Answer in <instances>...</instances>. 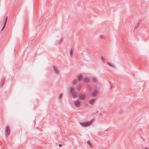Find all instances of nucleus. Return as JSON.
Masks as SVG:
<instances>
[{
    "instance_id": "obj_1",
    "label": "nucleus",
    "mask_w": 149,
    "mask_h": 149,
    "mask_svg": "<svg viewBox=\"0 0 149 149\" xmlns=\"http://www.w3.org/2000/svg\"><path fill=\"white\" fill-rule=\"evenodd\" d=\"M100 88H97L93 90L91 92V95L93 97H97L100 93Z\"/></svg>"
},
{
    "instance_id": "obj_2",
    "label": "nucleus",
    "mask_w": 149,
    "mask_h": 149,
    "mask_svg": "<svg viewBox=\"0 0 149 149\" xmlns=\"http://www.w3.org/2000/svg\"><path fill=\"white\" fill-rule=\"evenodd\" d=\"M92 120L87 122H84L81 123H80L81 126L84 127L88 126L91 124L92 123Z\"/></svg>"
},
{
    "instance_id": "obj_3",
    "label": "nucleus",
    "mask_w": 149,
    "mask_h": 149,
    "mask_svg": "<svg viewBox=\"0 0 149 149\" xmlns=\"http://www.w3.org/2000/svg\"><path fill=\"white\" fill-rule=\"evenodd\" d=\"M5 134L6 136L9 135L10 134V131L9 127L6 126L5 130Z\"/></svg>"
},
{
    "instance_id": "obj_4",
    "label": "nucleus",
    "mask_w": 149,
    "mask_h": 149,
    "mask_svg": "<svg viewBox=\"0 0 149 149\" xmlns=\"http://www.w3.org/2000/svg\"><path fill=\"white\" fill-rule=\"evenodd\" d=\"M7 19H8V16H6L5 17V19L4 20L3 22V27L2 29L1 30V31H2L5 28L6 25V22H7Z\"/></svg>"
},
{
    "instance_id": "obj_5",
    "label": "nucleus",
    "mask_w": 149,
    "mask_h": 149,
    "mask_svg": "<svg viewBox=\"0 0 149 149\" xmlns=\"http://www.w3.org/2000/svg\"><path fill=\"white\" fill-rule=\"evenodd\" d=\"M5 77H2L1 79V83L0 84V87H2L5 83Z\"/></svg>"
},
{
    "instance_id": "obj_6",
    "label": "nucleus",
    "mask_w": 149,
    "mask_h": 149,
    "mask_svg": "<svg viewBox=\"0 0 149 149\" xmlns=\"http://www.w3.org/2000/svg\"><path fill=\"white\" fill-rule=\"evenodd\" d=\"M74 104L75 106L78 107L80 105V102L79 100H77L74 102Z\"/></svg>"
},
{
    "instance_id": "obj_7",
    "label": "nucleus",
    "mask_w": 149,
    "mask_h": 149,
    "mask_svg": "<svg viewBox=\"0 0 149 149\" xmlns=\"http://www.w3.org/2000/svg\"><path fill=\"white\" fill-rule=\"evenodd\" d=\"M72 95L73 98H75L77 95V92L75 91H74L72 93Z\"/></svg>"
},
{
    "instance_id": "obj_8",
    "label": "nucleus",
    "mask_w": 149,
    "mask_h": 149,
    "mask_svg": "<svg viewBox=\"0 0 149 149\" xmlns=\"http://www.w3.org/2000/svg\"><path fill=\"white\" fill-rule=\"evenodd\" d=\"M53 67L54 68V69L55 72L56 74H58V73L59 69L58 68L53 66Z\"/></svg>"
},
{
    "instance_id": "obj_9",
    "label": "nucleus",
    "mask_w": 149,
    "mask_h": 149,
    "mask_svg": "<svg viewBox=\"0 0 149 149\" xmlns=\"http://www.w3.org/2000/svg\"><path fill=\"white\" fill-rule=\"evenodd\" d=\"M85 96L84 94H80L79 95V99L80 100H83L85 98Z\"/></svg>"
},
{
    "instance_id": "obj_10",
    "label": "nucleus",
    "mask_w": 149,
    "mask_h": 149,
    "mask_svg": "<svg viewBox=\"0 0 149 149\" xmlns=\"http://www.w3.org/2000/svg\"><path fill=\"white\" fill-rule=\"evenodd\" d=\"M83 81L85 82L89 83L90 82V79L87 78H86L83 79Z\"/></svg>"
},
{
    "instance_id": "obj_11",
    "label": "nucleus",
    "mask_w": 149,
    "mask_h": 149,
    "mask_svg": "<svg viewBox=\"0 0 149 149\" xmlns=\"http://www.w3.org/2000/svg\"><path fill=\"white\" fill-rule=\"evenodd\" d=\"M96 98H95L94 99L91 100H90L88 103L91 105H92L94 102L95 100H96Z\"/></svg>"
},
{
    "instance_id": "obj_12",
    "label": "nucleus",
    "mask_w": 149,
    "mask_h": 149,
    "mask_svg": "<svg viewBox=\"0 0 149 149\" xmlns=\"http://www.w3.org/2000/svg\"><path fill=\"white\" fill-rule=\"evenodd\" d=\"M91 79L94 83H95L96 81L97 80L96 78L94 77H91Z\"/></svg>"
},
{
    "instance_id": "obj_13",
    "label": "nucleus",
    "mask_w": 149,
    "mask_h": 149,
    "mask_svg": "<svg viewBox=\"0 0 149 149\" xmlns=\"http://www.w3.org/2000/svg\"><path fill=\"white\" fill-rule=\"evenodd\" d=\"M81 87V84H78L77 85V87H76V89L78 91H79Z\"/></svg>"
},
{
    "instance_id": "obj_14",
    "label": "nucleus",
    "mask_w": 149,
    "mask_h": 149,
    "mask_svg": "<svg viewBox=\"0 0 149 149\" xmlns=\"http://www.w3.org/2000/svg\"><path fill=\"white\" fill-rule=\"evenodd\" d=\"M82 78V75L81 74L79 75L77 77L76 79H77V80H78L80 81Z\"/></svg>"
},
{
    "instance_id": "obj_15",
    "label": "nucleus",
    "mask_w": 149,
    "mask_h": 149,
    "mask_svg": "<svg viewBox=\"0 0 149 149\" xmlns=\"http://www.w3.org/2000/svg\"><path fill=\"white\" fill-rule=\"evenodd\" d=\"M77 79H75L73 81L72 84L73 85H75L77 81Z\"/></svg>"
},
{
    "instance_id": "obj_16",
    "label": "nucleus",
    "mask_w": 149,
    "mask_h": 149,
    "mask_svg": "<svg viewBox=\"0 0 149 149\" xmlns=\"http://www.w3.org/2000/svg\"><path fill=\"white\" fill-rule=\"evenodd\" d=\"M74 88L72 87H71L70 88V91L71 93H72L73 92Z\"/></svg>"
},
{
    "instance_id": "obj_17",
    "label": "nucleus",
    "mask_w": 149,
    "mask_h": 149,
    "mask_svg": "<svg viewBox=\"0 0 149 149\" xmlns=\"http://www.w3.org/2000/svg\"><path fill=\"white\" fill-rule=\"evenodd\" d=\"M69 53H70V56H71L72 54V50L70 51Z\"/></svg>"
},
{
    "instance_id": "obj_18",
    "label": "nucleus",
    "mask_w": 149,
    "mask_h": 149,
    "mask_svg": "<svg viewBox=\"0 0 149 149\" xmlns=\"http://www.w3.org/2000/svg\"><path fill=\"white\" fill-rule=\"evenodd\" d=\"M107 64L109 65V66H111V67H112V64H110V63H109L107 62Z\"/></svg>"
},
{
    "instance_id": "obj_19",
    "label": "nucleus",
    "mask_w": 149,
    "mask_h": 149,
    "mask_svg": "<svg viewBox=\"0 0 149 149\" xmlns=\"http://www.w3.org/2000/svg\"><path fill=\"white\" fill-rule=\"evenodd\" d=\"M87 144L88 145H91V143H90V141L88 140V142H87Z\"/></svg>"
},
{
    "instance_id": "obj_20",
    "label": "nucleus",
    "mask_w": 149,
    "mask_h": 149,
    "mask_svg": "<svg viewBox=\"0 0 149 149\" xmlns=\"http://www.w3.org/2000/svg\"><path fill=\"white\" fill-rule=\"evenodd\" d=\"M101 59L102 61V62H103L104 61V59H103V57L102 56H101Z\"/></svg>"
},
{
    "instance_id": "obj_21",
    "label": "nucleus",
    "mask_w": 149,
    "mask_h": 149,
    "mask_svg": "<svg viewBox=\"0 0 149 149\" xmlns=\"http://www.w3.org/2000/svg\"><path fill=\"white\" fill-rule=\"evenodd\" d=\"M109 83L111 86V87H110V89H111L112 87V85H111V83L110 82H109Z\"/></svg>"
},
{
    "instance_id": "obj_22",
    "label": "nucleus",
    "mask_w": 149,
    "mask_h": 149,
    "mask_svg": "<svg viewBox=\"0 0 149 149\" xmlns=\"http://www.w3.org/2000/svg\"><path fill=\"white\" fill-rule=\"evenodd\" d=\"M139 25H140V23H138L137 24V27H138L139 26Z\"/></svg>"
},
{
    "instance_id": "obj_23",
    "label": "nucleus",
    "mask_w": 149,
    "mask_h": 149,
    "mask_svg": "<svg viewBox=\"0 0 149 149\" xmlns=\"http://www.w3.org/2000/svg\"><path fill=\"white\" fill-rule=\"evenodd\" d=\"M59 146L60 147H62V145L61 144H59Z\"/></svg>"
},
{
    "instance_id": "obj_24",
    "label": "nucleus",
    "mask_w": 149,
    "mask_h": 149,
    "mask_svg": "<svg viewBox=\"0 0 149 149\" xmlns=\"http://www.w3.org/2000/svg\"><path fill=\"white\" fill-rule=\"evenodd\" d=\"M103 37H104V36H100V37H101V38H103Z\"/></svg>"
},
{
    "instance_id": "obj_25",
    "label": "nucleus",
    "mask_w": 149,
    "mask_h": 149,
    "mask_svg": "<svg viewBox=\"0 0 149 149\" xmlns=\"http://www.w3.org/2000/svg\"><path fill=\"white\" fill-rule=\"evenodd\" d=\"M62 95H61V94H60L59 95V97H61V96Z\"/></svg>"
},
{
    "instance_id": "obj_26",
    "label": "nucleus",
    "mask_w": 149,
    "mask_h": 149,
    "mask_svg": "<svg viewBox=\"0 0 149 149\" xmlns=\"http://www.w3.org/2000/svg\"><path fill=\"white\" fill-rule=\"evenodd\" d=\"M145 149H149L148 148H147V147H145Z\"/></svg>"
}]
</instances>
